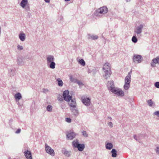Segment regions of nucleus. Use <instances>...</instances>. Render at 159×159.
<instances>
[{"label":"nucleus","instance_id":"58836bf2","mask_svg":"<svg viewBox=\"0 0 159 159\" xmlns=\"http://www.w3.org/2000/svg\"><path fill=\"white\" fill-rule=\"evenodd\" d=\"M24 47L22 46L18 45L17 46V49L18 50H21L23 49Z\"/></svg>","mask_w":159,"mask_h":159},{"label":"nucleus","instance_id":"393cba45","mask_svg":"<svg viewBox=\"0 0 159 159\" xmlns=\"http://www.w3.org/2000/svg\"><path fill=\"white\" fill-rule=\"evenodd\" d=\"M45 149L46 152L50 154V147L46 143L45 144Z\"/></svg>","mask_w":159,"mask_h":159},{"label":"nucleus","instance_id":"4d7b16f0","mask_svg":"<svg viewBox=\"0 0 159 159\" xmlns=\"http://www.w3.org/2000/svg\"><path fill=\"white\" fill-rule=\"evenodd\" d=\"M52 106L51 105H50V111H52Z\"/></svg>","mask_w":159,"mask_h":159},{"label":"nucleus","instance_id":"09e8293b","mask_svg":"<svg viewBox=\"0 0 159 159\" xmlns=\"http://www.w3.org/2000/svg\"><path fill=\"white\" fill-rule=\"evenodd\" d=\"M108 125L110 126L111 127H113V124L111 122H109L108 123Z\"/></svg>","mask_w":159,"mask_h":159},{"label":"nucleus","instance_id":"dca6fc26","mask_svg":"<svg viewBox=\"0 0 159 159\" xmlns=\"http://www.w3.org/2000/svg\"><path fill=\"white\" fill-rule=\"evenodd\" d=\"M28 0H22L20 2V5L23 8H24L28 4Z\"/></svg>","mask_w":159,"mask_h":159},{"label":"nucleus","instance_id":"0eeeda50","mask_svg":"<svg viewBox=\"0 0 159 159\" xmlns=\"http://www.w3.org/2000/svg\"><path fill=\"white\" fill-rule=\"evenodd\" d=\"M69 90H65L63 93V96L64 99L67 102H69L71 99L72 97L69 95Z\"/></svg>","mask_w":159,"mask_h":159},{"label":"nucleus","instance_id":"2eb2a0df","mask_svg":"<svg viewBox=\"0 0 159 159\" xmlns=\"http://www.w3.org/2000/svg\"><path fill=\"white\" fill-rule=\"evenodd\" d=\"M89 39H92V40H95L98 39V36L95 35H91L90 34H88Z\"/></svg>","mask_w":159,"mask_h":159},{"label":"nucleus","instance_id":"864d4df0","mask_svg":"<svg viewBox=\"0 0 159 159\" xmlns=\"http://www.w3.org/2000/svg\"><path fill=\"white\" fill-rule=\"evenodd\" d=\"M132 70H131L130 71V72H129L128 73L127 76H130V77H131V73H132Z\"/></svg>","mask_w":159,"mask_h":159},{"label":"nucleus","instance_id":"f3484780","mask_svg":"<svg viewBox=\"0 0 159 159\" xmlns=\"http://www.w3.org/2000/svg\"><path fill=\"white\" fill-rule=\"evenodd\" d=\"M113 147V144L110 143H107L106 145V148L107 149L111 150Z\"/></svg>","mask_w":159,"mask_h":159},{"label":"nucleus","instance_id":"4be33fe9","mask_svg":"<svg viewBox=\"0 0 159 159\" xmlns=\"http://www.w3.org/2000/svg\"><path fill=\"white\" fill-rule=\"evenodd\" d=\"M62 152L67 157H69L70 155V152L67 151L65 149H64L62 150Z\"/></svg>","mask_w":159,"mask_h":159},{"label":"nucleus","instance_id":"7c9ffc66","mask_svg":"<svg viewBox=\"0 0 159 159\" xmlns=\"http://www.w3.org/2000/svg\"><path fill=\"white\" fill-rule=\"evenodd\" d=\"M79 63L82 66H84L85 65V63L83 59H81L79 61Z\"/></svg>","mask_w":159,"mask_h":159},{"label":"nucleus","instance_id":"e433bc0d","mask_svg":"<svg viewBox=\"0 0 159 159\" xmlns=\"http://www.w3.org/2000/svg\"><path fill=\"white\" fill-rule=\"evenodd\" d=\"M76 83L77 84L80 86H81L84 85L83 83L81 81H79L78 80Z\"/></svg>","mask_w":159,"mask_h":159},{"label":"nucleus","instance_id":"79ce46f5","mask_svg":"<svg viewBox=\"0 0 159 159\" xmlns=\"http://www.w3.org/2000/svg\"><path fill=\"white\" fill-rule=\"evenodd\" d=\"M48 61V66L50 68V56H48L47 58Z\"/></svg>","mask_w":159,"mask_h":159},{"label":"nucleus","instance_id":"aec40b11","mask_svg":"<svg viewBox=\"0 0 159 159\" xmlns=\"http://www.w3.org/2000/svg\"><path fill=\"white\" fill-rule=\"evenodd\" d=\"M69 79L71 82L74 83H76L77 80L76 79L73 78L72 75H70L69 76Z\"/></svg>","mask_w":159,"mask_h":159},{"label":"nucleus","instance_id":"a19ab883","mask_svg":"<svg viewBox=\"0 0 159 159\" xmlns=\"http://www.w3.org/2000/svg\"><path fill=\"white\" fill-rule=\"evenodd\" d=\"M155 151L157 154L159 155V146L157 147L155 149Z\"/></svg>","mask_w":159,"mask_h":159},{"label":"nucleus","instance_id":"f03ea898","mask_svg":"<svg viewBox=\"0 0 159 159\" xmlns=\"http://www.w3.org/2000/svg\"><path fill=\"white\" fill-rule=\"evenodd\" d=\"M72 145L73 147L76 148L79 151H83L85 148L84 144H80L78 140L77 139L74 140L72 142Z\"/></svg>","mask_w":159,"mask_h":159},{"label":"nucleus","instance_id":"052dcab7","mask_svg":"<svg viewBox=\"0 0 159 159\" xmlns=\"http://www.w3.org/2000/svg\"><path fill=\"white\" fill-rule=\"evenodd\" d=\"M43 89L44 90L45 89Z\"/></svg>","mask_w":159,"mask_h":159},{"label":"nucleus","instance_id":"ea45409f","mask_svg":"<svg viewBox=\"0 0 159 159\" xmlns=\"http://www.w3.org/2000/svg\"><path fill=\"white\" fill-rule=\"evenodd\" d=\"M24 8H25V10L27 11H30V8L29 5L26 6Z\"/></svg>","mask_w":159,"mask_h":159},{"label":"nucleus","instance_id":"f257e3e1","mask_svg":"<svg viewBox=\"0 0 159 159\" xmlns=\"http://www.w3.org/2000/svg\"><path fill=\"white\" fill-rule=\"evenodd\" d=\"M104 72L103 77L106 79L108 78L111 75V68L107 63L105 64L102 68Z\"/></svg>","mask_w":159,"mask_h":159},{"label":"nucleus","instance_id":"49530a36","mask_svg":"<svg viewBox=\"0 0 159 159\" xmlns=\"http://www.w3.org/2000/svg\"><path fill=\"white\" fill-rule=\"evenodd\" d=\"M134 139H135L136 140L139 142V139L138 138V135H134Z\"/></svg>","mask_w":159,"mask_h":159},{"label":"nucleus","instance_id":"2f4dec72","mask_svg":"<svg viewBox=\"0 0 159 159\" xmlns=\"http://www.w3.org/2000/svg\"><path fill=\"white\" fill-rule=\"evenodd\" d=\"M147 102L148 105L150 107H152L154 104V103L152 101L151 99L148 100Z\"/></svg>","mask_w":159,"mask_h":159},{"label":"nucleus","instance_id":"6ab92c4d","mask_svg":"<svg viewBox=\"0 0 159 159\" xmlns=\"http://www.w3.org/2000/svg\"><path fill=\"white\" fill-rule=\"evenodd\" d=\"M112 153L111 156L113 157H115L117 156V151L115 149H113L111 151Z\"/></svg>","mask_w":159,"mask_h":159},{"label":"nucleus","instance_id":"c756f323","mask_svg":"<svg viewBox=\"0 0 159 159\" xmlns=\"http://www.w3.org/2000/svg\"><path fill=\"white\" fill-rule=\"evenodd\" d=\"M132 41L134 43H135L137 42V39L136 35H134L132 38Z\"/></svg>","mask_w":159,"mask_h":159},{"label":"nucleus","instance_id":"bb28decb","mask_svg":"<svg viewBox=\"0 0 159 159\" xmlns=\"http://www.w3.org/2000/svg\"><path fill=\"white\" fill-rule=\"evenodd\" d=\"M138 136L139 139V142L140 143V140L144 138V135L142 134H138Z\"/></svg>","mask_w":159,"mask_h":159},{"label":"nucleus","instance_id":"423d86ee","mask_svg":"<svg viewBox=\"0 0 159 159\" xmlns=\"http://www.w3.org/2000/svg\"><path fill=\"white\" fill-rule=\"evenodd\" d=\"M81 101L82 103L86 106H89L90 104V99L89 98L85 96L81 97Z\"/></svg>","mask_w":159,"mask_h":159},{"label":"nucleus","instance_id":"13d9d810","mask_svg":"<svg viewBox=\"0 0 159 159\" xmlns=\"http://www.w3.org/2000/svg\"><path fill=\"white\" fill-rule=\"evenodd\" d=\"M126 2H129L131 0H125Z\"/></svg>","mask_w":159,"mask_h":159},{"label":"nucleus","instance_id":"7ed1b4c3","mask_svg":"<svg viewBox=\"0 0 159 159\" xmlns=\"http://www.w3.org/2000/svg\"><path fill=\"white\" fill-rule=\"evenodd\" d=\"M108 10L107 7H102L96 11L95 15L96 16H100L107 13Z\"/></svg>","mask_w":159,"mask_h":159},{"label":"nucleus","instance_id":"603ef678","mask_svg":"<svg viewBox=\"0 0 159 159\" xmlns=\"http://www.w3.org/2000/svg\"><path fill=\"white\" fill-rule=\"evenodd\" d=\"M155 64H156L155 63H154V62H153L152 61V63H151V66L152 67H154L155 66Z\"/></svg>","mask_w":159,"mask_h":159},{"label":"nucleus","instance_id":"6e6d98bb","mask_svg":"<svg viewBox=\"0 0 159 159\" xmlns=\"http://www.w3.org/2000/svg\"><path fill=\"white\" fill-rule=\"evenodd\" d=\"M48 90H43V92L44 93H46V92H48Z\"/></svg>","mask_w":159,"mask_h":159},{"label":"nucleus","instance_id":"a878e982","mask_svg":"<svg viewBox=\"0 0 159 159\" xmlns=\"http://www.w3.org/2000/svg\"><path fill=\"white\" fill-rule=\"evenodd\" d=\"M131 81V77H130V76H127L125 78V83H130Z\"/></svg>","mask_w":159,"mask_h":159},{"label":"nucleus","instance_id":"5701e85b","mask_svg":"<svg viewBox=\"0 0 159 159\" xmlns=\"http://www.w3.org/2000/svg\"><path fill=\"white\" fill-rule=\"evenodd\" d=\"M71 111L73 113V114L75 116H77L78 115L79 113L78 110L75 109H71Z\"/></svg>","mask_w":159,"mask_h":159},{"label":"nucleus","instance_id":"cd10ccee","mask_svg":"<svg viewBox=\"0 0 159 159\" xmlns=\"http://www.w3.org/2000/svg\"><path fill=\"white\" fill-rule=\"evenodd\" d=\"M152 61L153 62L158 63L159 64V56L157 57L156 58L153 59Z\"/></svg>","mask_w":159,"mask_h":159},{"label":"nucleus","instance_id":"72a5a7b5","mask_svg":"<svg viewBox=\"0 0 159 159\" xmlns=\"http://www.w3.org/2000/svg\"><path fill=\"white\" fill-rule=\"evenodd\" d=\"M63 98L62 96L59 95L57 99L59 101L61 102L63 101Z\"/></svg>","mask_w":159,"mask_h":159},{"label":"nucleus","instance_id":"f8f14e48","mask_svg":"<svg viewBox=\"0 0 159 159\" xmlns=\"http://www.w3.org/2000/svg\"><path fill=\"white\" fill-rule=\"evenodd\" d=\"M16 70L15 68L12 67L10 69H8V71L10 76H13L16 75Z\"/></svg>","mask_w":159,"mask_h":159},{"label":"nucleus","instance_id":"9d476101","mask_svg":"<svg viewBox=\"0 0 159 159\" xmlns=\"http://www.w3.org/2000/svg\"><path fill=\"white\" fill-rule=\"evenodd\" d=\"M113 93L118 96H123L124 93L122 90H110Z\"/></svg>","mask_w":159,"mask_h":159},{"label":"nucleus","instance_id":"de8ad7c7","mask_svg":"<svg viewBox=\"0 0 159 159\" xmlns=\"http://www.w3.org/2000/svg\"><path fill=\"white\" fill-rule=\"evenodd\" d=\"M54 60V57L52 56H50V62H53V61Z\"/></svg>","mask_w":159,"mask_h":159},{"label":"nucleus","instance_id":"c85d7f7f","mask_svg":"<svg viewBox=\"0 0 159 159\" xmlns=\"http://www.w3.org/2000/svg\"><path fill=\"white\" fill-rule=\"evenodd\" d=\"M129 83H125V84L124 86L125 89H128L130 86Z\"/></svg>","mask_w":159,"mask_h":159},{"label":"nucleus","instance_id":"20e7f679","mask_svg":"<svg viewBox=\"0 0 159 159\" xmlns=\"http://www.w3.org/2000/svg\"><path fill=\"white\" fill-rule=\"evenodd\" d=\"M132 59L135 63L138 64L140 63L143 60V58L142 56L134 54Z\"/></svg>","mask_w":159,"mask_h":159},{"label":"nucleus","instance_id":"1a4fd4ad","mask_svg":"<svg viewBox=\"0 0 159 159\" xmlns=\"http://www.w3.org/2000/svg\"><path fill=\"white\" fill-rule=\"evenodd\" d=\"M107 86L108 89H115V86L114 81L113 80H111L108 81L107 83Z\"/></svg>","mask_w":159,"mask_h":159},{"label":"nucleus","instance_id":"473e14b6","mask_svg":"<svg viewBox=\"0 0 159 159\" xmlns=\"http://www.w3.org/2000/svg\"><path fill=\"white\" fill-rule=\"evenodd\" d=\"M56 64L54 62H50V68L54 69L55 68Z\"/></svg>","mask_w":159,"mask_h":159},{"label":"nucleus","instance_id":"5fc2aeb1","mask_svg":"<svg viewBox=\"0 0 159 159\" xmlns=\"http://www.w3.org/2000/svg\"><path fill=\"white\" fill-rule=\"evenodd\" d=\"M45 2H50V0H44Z\"/></svg>","mask_w":159,"mask_h":159},{"label":"nucleus","instance_id":"a211bd4d","mask_svg":"<svg viewBox=\"0 0 159 159\" xmlns=\"http://www.w3.org/2000/svg\"><path fill=\"white\" fill-rule=\"evenodd\" d=\"M56 80L57 82L58 85L59 86L62 87L63 85V83L61 79L57 78L56 79Z\"/></svg>","mask_w":159,"mask_h":159},{"label":"nucleus","instance_id":"6e6552de","mask_svg":"<svg viewBox=\"0 0 159 159\" xmlns=\"http://www.w3.org/2000/svg\"><path fill=\"white\" fill-rule=\"evenodd\" d=\"M143 28V25L142 24H140L139 26H137L134 29V32L138 35L142 33V29Z\"/></svg>","mask_w":159,"mask_h":159},{"label":"nucleus","instance_id":"37998d69","mask_svg":"<svg viewBox=\"0 0 159 159\" xmlns=\"http://www.w3.org/2000/svg\"><path fill=\"white\" fill-rule=\"evenodd\" d=\"M66 121L67 122L70 123L71 122V120L70 118H66Z\"/></svg>","mask_w":159,"mask_h":159},{"label":"nucleus","instance_id":"f704fd0d","mask_svg":"<svg viewBox=\"0 0 159 159\" xmlns=\"http://www.w3.org/2000/svg\"><path fill=\"white\" fill-rule=\"evenodd\" d=\"M48 103H49V105H48L47 107V110L48 111H50V104H49V103L48 102H47V103H46L45 104H43V106L44 107H45L46 106L47 104H48Z\"/></svg>","mask_w":159,"mask_h":159},{"label":"nucleus","instance_id":"4468645a","mask_svg":"<svg viewBox=\"0 0 159 159\" xmlns=\"http://www.w3.org/2000/svg\"><path fill=\"white\" fill-rule=\"evenodd\" d=\"M14 96L16 101H19L22 98L21 93L18 92L15 94Z\"/></svg>","mask_w":159,"mask_h":159},{"label":"nucleus","instance_id":"412c9836","mask_svg":"<svg viewBox=\"0 0 159 159\" xmlns=\"http://www.w3.org/2000/svg\"><path fill=\"white\" fill-rule=\"evenodd\" d=\"M71 103H70L69 105L70 107L75 108L76 107V103L75 100H71Z\"/></svg>","mask_w":159,"mask_h":159},{"label":"nucleus","instance_id":"9b49d317","mask_svg":"<svg viewBox=\"0 0 159 159\" xmlns=\"http://www.w3.org/2000/svg\"><path fill=\"white\" fill-rule=\"evenodd\" d=\"M24 153L27 159H32L31 152L30 151H25Z\"/></svg>","mask_w":159,"mask_h":159},{"label":"nucleus","instance_id":"bf43d9fd","mask_svg":"<svg viewBox=\"0 0 159 159\" xmlns=\"http://www.w3.org/2000/svg\"><path fill=\"white\" fill-rule=\"evenodd\" d=\"M108 118L109 119H111V117H108Z\"/></svg>","mask_w":159,"mask_h":159},{"label":"nucleus","instance_id":"c03bdc74","mask_svg":"<svg viewBox=\"0 0 159 159\" xmlns=\"http://www.w3.org/2000/svg\"><path fill=\"white\" fill-rule=\"evenodd\" d=\"M155 86L157 88L159 89V82H156L155 83Z\"/></svg>","mask_w":159,"mask_h":159},{"label":"nucleus","instance_id":"3c124183","mask_svg":"<svg viewBox=\"0 0 159 159\" xmlns=\"http://www.w3.org/2000/svg\"><path fill=\"white\" fill-rule=\"evenodd\" d=\"M31 16V14L29 12H27V16L28 17H30Z\"/></svg>","mask_w":159,"mask_h":159},{"label":"nucleus","instance_id":"8fccbe9b","mask_svg":"<svg viewBox=\"0 0 159 159\" xmlns=\"http://www.w3.org/2000/svg\"><path fill=\"white\" fill-rule=\"evenodd\" d=\"M21 131V129H18L16 132L15 133L16 134H19Z\"/></svg>","mask_w":159,"mask_h":159},{"label":"nucleus","instance_id":"b1692460","mask_svg":"<svg viewBox=\"0 0 159 159\" xmlns=\"http://www.w3.org/2000/svg\"><path fill=\"white\" fill-rule=\"evenodd\" d=\"M17 62L18 64L19 65H22L23 64V60L22 58L19 57L17 59Z\"/></svg>","mask_w":159,"mask_h":159},{"label":"nucleus","instance_id":"a18cd8bd","mask_svg":"<svg viewBox=\"0 0 159 159\" xmlns=\"http://www.w3.org/2000/svg\"><path fill=\"white\" fill-rule=\"evenodd\" d=\"M153 115H156L158 117H159V111H157L153 113Z\"/></svg>","mask_w":159,"mask_h":159},{"label":"nucleus","instance_id":"c9c22d12","mask_svg":"<svg viewBox=\"0 0 159 159\" xmlns=\"http://www.w3.org/2000/svg\"><path fill=\"white\" fill-rule=\"evenodd\" d=\"M50 155L52 156H54L55 155V152L53 149L50 148Z\"/></svg>","mask_w":159,"mask_h":159},{"label":"nucleus","instance_id":"ddd939ff","mask_svg":"<svg viewBox=\"0 0 159 159\" xmlns=\"http://www.w3.org/2000/svg\"><path fill=\"white\" fill-rule=\"evenodd\" d=\"M19 39H20V40L21 41L23 42V41H24L25 40V38H26V36H25V34L24 33H20L19 34Z\"/></svg>","mask_w":159,"mask_h":159},{"label":"nucleus","instance_id":"4c0bfd02","mask_svg":"<svg viewBox=\"0 0 159 159\" xmlns=\"http://www.w3.org/2000/svg\"><path fill=\"white\" fill-rule=\"evenodd\" d=\"M82 134L85 137H87L88 136V134L86 133L85 131L83 130L82 132Z\"/></svg>","mask_w":159,"mask_h":159},{"label":"nucleus","instance_id":"39448f33","mask_svg":"<svg viewBox=\"0 0 159 159\" xmlns=\"http://www.w3.org/2000/svg\"><path fill=\"white\" fill-rule=\"evenodd\" d=\"M76 134L73 131L70 130L66 132V138L67 140H72L75 138Z\"/></svg>","mask_w":159,"mask_h":159}]
</instances>
